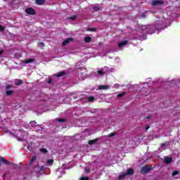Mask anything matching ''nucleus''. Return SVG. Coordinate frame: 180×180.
Segmentation results:
<instances>
[{"label": "nucleus", "instance_id": "nucleus-33", "mask_svg": "<svg viewBox=\"0 0 180 180\" xmlns=\"http://www.w3.org/2000/svg\"><path fill=\"white\" fill-rule=\"evenodd\" d=\"M51 82H53V80L51 79H50L49 81H48V84H51Z\"/></svg>", "mask_w": 180, "mask_h": 180}, {"label": "nucleus", "instance_id": "nucleus-1", "mask_svg": "<svg viewBox=\"0 0 180 180\" xmlns=\"http://www.w3.org/2000/svg\"><path fill=\"white\" fill-rule=\"evenodd\" d=\"M11 88H12L11 84H7L6 86V96H12L13 95V91L11 90Z\"/></svg>", "mask_w": 180, "mask_h": 180}, {"label": "nucleus", "instance_id": "nucleus-39", "mask_svg": "<svg viewBox=\"0 0 180 180\" xmlns=\"http://www.w3.org/2000/svg\"><path fill=\"white\" fill-rule=\"evenodd\" d=\"M142 16H143V18H146V15H143Z\"/></svg>", "mask_w": 180, "mask_h": 180}, {"label": "nucleus", "instance_id": "nucleus-5", "mask_svg": "<svg viewBox=\"0 0 180 180\" xmlns=\"http://www.w3.org/2000/svg\"><path fill=\"white\" fill-rule=\"evenodd\" d=\"M74 41V39H72V38H68L67 39H65V41H63L62 45L63 46H67V44L70 43V41Z\"/></svg>", "mask_w": 180, "mask_h": 180}, {"label": "nucleus", "instance_id": "nucleus-6", "mask_svg": "<svg viewBox=\"0 0 180 180\" xmlns=\"http://www.w3.org/2000/svg\"><path fill=\"white\" fill-rule=\"evenodd\" d=\"M14 84L17 86H19L20 85H22V84H23V81L22 79H17L14 80Z\"/></svg>", "mask_w": 180, "mask_h": 180}, {"label": "nucleus", "instance_id": "nucleus-35", "mask_svg": "<svg viewBox=\"0 0 180 180\" xmlns=\"http://www.w3.org/2000/svg\"><path fill=\"white\" fill-rule=\"evenodd\" d=\"M148 129H150V126H149V125H148V126L146 127V130L147 131V130H148Z\"/></svg>", "mask_w": 180, "mask_h": 180}, {"label": "nucleus", "instance_id": "nucleus-28", "mask_svg": "<svg viewBox=\"0 0 180 180\" xmlns=\"http://www.w3.org/2000/svg\"><path fill=\"white\" fill-rule=\"evenodd\" d=\"M98 75H103L104 72H103V70H98Z\"/></svg>", "mask_w": 180, "mask_h": 180}, {"label": "nucleus", "instance_id": "nucleus-41", "mask_svg": "<svg viewBox=\"0 0 180 180\" xmlns=\"http://www.w3.org/2000/svg\"><path fill=\"white\" fill-rule=\"evenodd\" d=\"M0 167H1V163H0Z\"/></svg>", "mask_w": 180, "mask_h": 180}, {"label": "nucleus", "instance_id": "nucleus-18", "mask_svg": "<svg viewBox=\"0 0 180 180\" xmlns=\"http://www.w3.org/2000/svg\"><path fill=\"white\" fill-rule=\"evenodd\" d=\"M124 95H126V92H122V93H121V94H117V98H123V96H124Z\"/></svg>", "mask_w": 180, "mask_h": 180}, {"label": "nucleus", "instance_id": "nucleus-36", "mask_svg": "<svg viewBox=\"0 0 180 180\" xmlns=\"http://www.w3.org/2000/svg\"><path fill=\"white\" fill-rule=\"evenodd\" d=\"M146 119H150L151 118V115H148V117H146Z\"/></svg>", "mask_w": 180, "mask_h": 180}, {"label": "nucleus", "instance_id": "nucleus-31", "mask_svg": "<svg viewBox=\"0 0 180 180\" xmlns=\"http://www.w3.org/2000/svg\"><path fill=\"white\" fill-rule=\"evenodd\" d=\"M5 30V28L4 26L0 25V32H4Z\"/></svg>", "mask_w": 180, "mask_h": 180}, {"label": "nucleus", "instance_id": "nucleus-27", "mask_svg": "<svg viewBox=\"0 0 180 180\" xmlns=\"http://www.w3.org/2000/svg\"><path fill=\"white\" fill-rule=\"evenodd\" d=\"M37 158L36 156H33V157L31 158L30 162H33L36 161Z\"/></svg>", "mask_w": 180, "mask_h": 180}, {"label": "nucleus", "instance_id": "nucleus-22", "mask_svg": "<svg viewBox=\"0 0 180 180\" xmlns=\"http://www.w3.org/2000/svg\"><path fill=\"white\" fill-rule=\"evenodd\" d=\"M167 146H169V143L168 142H165L163 143H161V147L163 148L164 147H167Z\"/></svg>", "mask_w": 180, "mask_h": 180}, {"label": "nucleus", "instance_id": "nucleus-13", "mask_svg": "<svg viewBox=\"0 0 180 180\" xmlns=\"http://www.w3.org/2000/svg\"><path fill=\"white\" fill-rule=\"evenodd\" d=\"M97 141H98V139H92L89 141L88 143L89 144V146H92L95 144V143H96Z\"/></svg>", "mask_w": 180, "mask_h": 180}, {"label": "nucleus", "instance_id": "nucleus-14", "mask_svg": "<svg viewBox=\"0 0 180 180\" xmlns=\"http://www.w3.org/2000/svg\"><path fill=\"white\" fill-rule=\"evenodd\" d=\"M47 164H49V167H51V165H53V164H54V160L53 159H49L46 161Z\"/></svg>", "mask_w": 180, "mask_h": 180}, {"label": "nucleus", "instance_id": "nucleus-21", "mask_svg": "<svg viewBox=\"0 0 180 180\" xmlns=\"http://www.w3.org/2000/svg\"><path fill=\"white\" fill-rule=\"evenodd\" d=\"M98 89H108V86H105V85L99 86Z\"/></svg>", "mask_w": 180, "mask_h": 180}, {"label": "nucleus", "instance_id": "nucleus-3", "mask_svg": "<svg viewBox=\"0 0 180 180\" xmlns=\"http://www.w3.org/2000/svg\"><path fill=\"white\" fill-rule=\"evenodd\" d=\"M25 13H27V15H33L36 13V10L32 8H27L25 9Z\"/></svg>", "mask_w": 180, "mask_h": 180}, {"label": "nucleus", "instance_id": "nucleus-24", "mask_svg": "<svg viewBox=\"0 0 180 180\" xmlns=\"http://www.w3.org/2000/svg\"><path fill=\"white\" fill-rule=\"evenodd\" d=\"M57 122H58L59 123H63L65 122V119H57Z\"/></svg>", "mask_w": 180, "mask_h": 180}, {"label": "nucleus", "instance_id": "nucleus-32", "mask_svg": "<svg viewBox=\"0 0 180 180\" xmlns=\"http://www.w3.org/2000/svg\"><path fill=\"white\" fill-rule=\"evenodd\" d=\"M115 133H111L109 134V137H114Z\"/></svg>", "mask_w": 180, "mask_h": 180}, {"label": "nucleus", "instance_id": "nucleus-16", "mask_svg": "<svg viewBox=\"0 0 180 180\" xmlns=\"http://www.w3.org/2000/svg\"><path fill=\"white\" fill-rule=\"evenodd\" d=\"M37 5H43L44 4V0H36Z\"/></svg>", "mask_w": 180, "mask_h": 180}, {"label": "nucleus", "instance_id": "nucleus-26", "mask_svg": "<svg viewBox=\"0 0 180 180\" xmlns=\"http://www.w3.org/2000/svg\"><path fill=\"white\" fill-rule=\"evenodd\" d=\"M69 19L70 20H75V19H77V15H73L72 17H70Z\"/></svg>", "mask_w": 180, "mask_h": 180}, {"label": "nucleus", "instance_id": "nucleus-17", "mask_svg": "<svg viewBox=\"0 0 180 180\" xmlns=\"http://www.w3.org/2000/svg\"><path fill=\"white\" fill-rule=\"evenodd\" d=\"M0 161L1 162H4V164H9V161L8 160H6L4 158H0Z\"/></svg>", "mask_w": 180, "mask_h": 180}, {"label": "nucleus", "instance_id": "nucleus-8", "mask_svg": "<svg viewBox=\"0 0 180 180\" xmlns=\"http://www.w3.org/2000/svg\"><path fill=\"white\" fill-rule=\"evenodd\" d=\"M126 44H129V41H126V40L122 41V42L118 44V47H123V46H126Z\"/></svg>", "mask_w": 180, "mask_h": 180}, {"label": "nucleus", "instance_id": "nucleus-25", "mask_svg": "<svg viewBox=\"0 0 180 180\" xmlns=\"http://www.w3.org/2000/svg\"><path fill=\"white\" fill-rule=\"evenodd\" d=\"M88 32H95L96 30V28H88Z\"/></svg>", "mask_w": 180, "mask_h": 180}, {"label": "nucleus", "instance_id": "nucleus-11", "mask_svg": "<svg viewBox=\"0 0 180 180\" xmlns=\"http://www.w3.org/2000/svg\"><path fill=\"white\" fill-rule=\"evenodd\" d=\"M84 41L86 43H91L92 41V38L91 37H86L84 38Z\"/></svg>", "mask_w": 180, "mask_h": 180}, {"label": "nucleus", "instance_id": "nucleus-4", "mask_svg": "<svg viewBox=\"0 0 180 180\" xmlns=\"http://www.w3.org/2000/svg\"><path fill=\"white\" fill-rule=\"evenodd\" d=\"M163 4H164V1H162V0H155L152 1L153 6H157L158 5H163Z\"/></svg>", "mask_w": 180, "mask_h": 180}, {"label": "nucleus", "instance_id": "nucleus-19", "mask_svg": "<svg viewBox=\"0 0 180 180\" xmlns=\"http://www.w3.org/2000/svg\"><path fill=\"white\" fill-rule=\"evenodd\" d=\"M41 153H44V154H47L49 153V150L46 148H41L40 149Z\"/></svg>", "mask_w": 180, "mask_h": 180}, {"label": "nucleus", "instance_id": "nucleus-23", "mask_svg": "<svg viewBox=\"0 0 180 180\" xmlns=\"http://www.w3.org/2000/svg\"><path fill=\"white\" fill-rule=\"evenodd\" d=\"M94 101H95V97L94 96L89 97V102H94Z\"/></svg>", "mask_w": 180, "mask_h": 180}, {"label": "nucleus", "instance_id": "nucleus-2", "mask_svg": "<svg viewBox=\"0 0 180 180\" xmlns=\"http://www.w3.org/2000/svg\"><path fill=\"white\" fill-rule=\"evenodd\" d=\"M150 169L151 167L149 165H146L141 169V173L148 174Z\"/></svg>", "mask_w": 180, "mask_h": 180}, {"label": "nucleus", "instance_id": "nucleus-37", "mask_svg": "<svg viewBox=\"0 0 180 180\" xmlns=\"http://www.w3.org/2000/svg\"><path fill=\"white\" fill-rule=\"evenodd\" d=\"M1 54H4V51H0V56H1Z\"/></svg>", "mask_w": 180, "mask_h": 180}, {"label": "nucleus", "instance_id": "nucleus-15", "mask_svg": "<svg viewBox=\"0 0 180 180\" xmlns=\"http://www.w3.org/2000/svg\"><path fill=\"white\" fill-rule=\"evenodd\" d=\"M127 174L126 173H123L122 174H120L119 176H118V179L119 180H122L124 178V176H127Z\"/></svg>", "mask_w": 180, "mask_h": 180}, {"label": "nucleus", "instance_id": "nucleus-7", "mask_svg": "<svg viewBox=\"0 0 180 180\" xmlns=\"http://www.w3.org/2000/svg\"><path fill=\"white\" fill-rule=\"evenodd\" d=\"M63 75H67V72L65 71L59 72L56 75V77H57V78H61Z\"/></svg>", "mask_w": 180, "mask_h": 180}, {"label": "nucleus", "instance_id": "nucleus-40", "mask_svg": "<svg viewBox=\"0 0 180 180\" xmlns=\"http://www.w3.org/2000/svg\"><path fill=\"white\" fill-rule=\"evenodd\" d=\"M41 44H43V45H44V43H41Z\"/></svg>", "mask_w": 180, "mask_h": 180}, {"label": "nucleus", "instance_id": "nucleus-10", "mask_svg": "<svg viewBox=\"0 0 180 180\" xmlns=\"http://www.w3.org/2000/svg\"><path fill=\"white\" fill-rule=\"evenodd\" d=\"M125 174H127V175H133V174H134V170H133V169L129 168L127 170V172H125Z\"/></svg>", "mask_w": 180, "mask_h": 180}, {"label": "nucleus", "instance_id": "nucleus-9", "mask_svg": "<svg viewBox=\"0 0 180 180\" xmlns=\"http://www.w3.org/2000/svg\"><path fill=\"white\" fill-rule=\"evenodd\" d=\"M165 164H169V163L172 162V158L171 157L165 158Z\"/></svg>", "mask_w": 180, "mask_h": 180}, {"label": "nucleus", "instance_id": "nucleus-38", "mask_svg": "<svg viewBox=\"0 0 180 180\" xmlns=\"http://www.w3.org/2000/svg\"><path fill=\"white\" fill-rule=\"evenodd\" d=\"M34 123H36V122H31V124H34Z\"/></svg>", "mask_w": 180, "mask_h": 180}, {"label": "nucleus", "instance_id": "nucleus-12", "mask_svg": "<svg viewBox=\"0 0 180 180\" xmlns=\"http://www.w3.org/2000/svg\"><path fill=\"white\" fill-rule=\"evenodd\" d=\"M34 61V58H30L24 61V64H29L30 63H33Z\"/></svg>", "mask_w": 180, "mask_h": 180}, {"label": "nucleus", "instance_id": "nucleus-29", "mask_svg": "<svg viewBox=\"0 0 180 180\" xmlns=\"http://www.w3.org/2000/svg\"><path fill=\"white\" fill-rule=\"evenodd\" d=\"M93 9H94V11H95L96 12H98V11H99V7L98 6H94V8H93Z\"/></svg>", "mask_w": 180, "mask_h": 180}, {"label": "nucleus", "instance_id": "nucleus-20", "mask_svg": "<svg viewBox=\"0 0 180 180\" xmlns=\"http://www.w3.org/2000/svg\"><path fill=\"white\" fill-rule=\"evenodd\" d=\"M179 174V171L175 170L172 173V176H175V175H178Z\"/></svg>", "mask_w": 180, "mask_h": 180}, {"label": "nucleus", "instance_id": "nucleus-30", "mask_svg": "<svg viewBox=\"0 0 180 180\" xmlns=\"http://www.w3.org/2000/svg\"><path fill=\"white\" fill-rule=\"evenodd\" d=\"M80 180H89V179L86 176H82L81 177Z\"/></svg>", "mask_w": 180, "mask_h": 180}, {"label": "nucleus", "instance_id": "nucleus-34", "mask_svg": "<svg viewBox=\"0 0 180 180\" xmlns=\"http://www.w3.org/2000/svg\"><path fill=\"white\" fill-rule=\"evenodd\" d=\"M86 172L87 174H89V172H91V170H90V169H87V170H86Z\"/></svg>", "mask_w": 180, "mask_h": 180}]
</instances>
